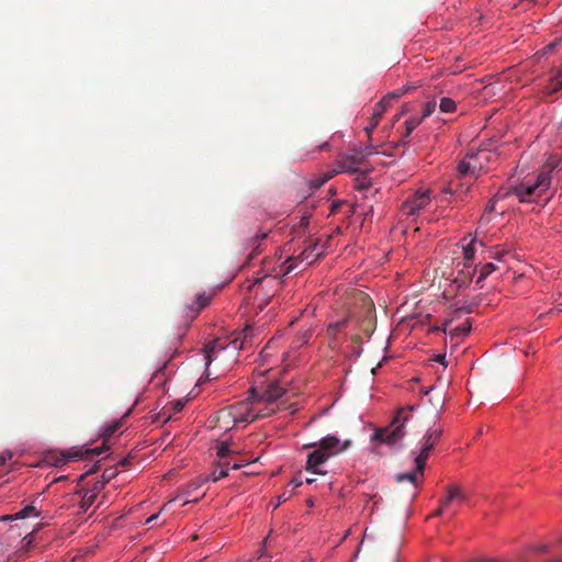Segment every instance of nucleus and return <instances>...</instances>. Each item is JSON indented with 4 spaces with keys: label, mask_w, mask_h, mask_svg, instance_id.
Instances as JSON below:
<instances>
[{
    "label": "nucleus",
    "mask_w": 562,
    "mask_h": 562,
    "mask_svg": "<svg viewBox=\"0 0 562 562\" xmlns=\"http://www.w3.org/2000/svg\"><path fill=\"white\" fill-rule=\"evenodd\" d=\"M442 428H428L422 439V447L418 452L412 451L415 461V471L408 473H401L395 476L397 483L404 481L409 482L413 485L412 498H415L418 492L419 480L424 477V471L426 468L427 460L435 446L440 441L442 437Z\"/></svg>",
    "instance_id": "obj_1"
},
{
    "label": "nucleus",
    "mask_w": 562,
    "mask_h": 562,
    "mask_svg": "<svg viewBox=\"0 0 562 562\" xmlns=\"http://www.w3.org/2000/svg\"><path fill=\"white\" fill-rule=\"evenodd\" d=\"M350 443V440L341 441L336 436H327L319 441L317 447L315 442L304 445V449L315 448L307 456L306 471L318 475L326 474V471L321 470L319 467L326 463L331 457L347 450Z\"/></svg>",
    "instance_id": "obj_2"
},
{
    "label": "nucleus",
    "mask_w": 562,
    "mask_h": 562,
    "mask_svg": "<svg viewBox=\"0 0 562 562\" xmlns=\"http://www.w3.org/2000/svg\"><path fill=\"white\" fill-rule=\"evenodd\" d=\"M480 155H486L485 151H477L467 154L465 157L457 166V180L450 181L442 188L443 194L453 195L457 193H467L472 186V181H467V178L476 179L482 169V164H472Z\"/></svg>",
    "instance_id": "obj_3"
},
{
    "label": "nucleus",
    "mask_w": 562,
    "mask_h": 562,
    "mask_svg": "<svg viewBox=\"0 0 562 562\" xmlns=\"http://www.w3.org/2000/svg\"><path fill=\"white\" fill-rule=\"evenodd\" d=\"M551 178L548 173L542 172L537 177L535 182L526 181L510 189L508 194L516 196L519 202H536L546 204L549 196L546 194L550 188Z\"/></svg>",
    "instance_id": "obj_4"
},
{
    "label": "nucleus",
    "mask_w": 562,
    "mask_h": 562,
    "mask_svg": "<svg viewBox=\"0 0 562 562\" xmlns=\"http://www.w3.org/2000/svg\"><path fill=\"white\" fill-rule=\"evenodd\" d=\"M415 409V406L400 408L392 423L387 427L376 429L371 439L386 445H394L400 441L404 437V426L413 419Z\"/></svg>",
    "instance_id": "obj_5"
},
{
    "label": "nucleus",
    "mask_w": 562,
    "mask_h": 562,
    "mask_svg": "<svg viewBox=\"0 0 562 562\" xmlns=\"http://www.w3.org/2000/svg\"><path fill=\"white\" fill-rule=\"evenodd\" d=\"M120 426H121V423L115 422V423L109 425L104 429V431L102 434L103 445L101 447H97L94 449H86L85 451L81 449H78L75 451L65 452L61 454V457L58 460H56L55 465L59 467L61 464H65L68 460L82 459V458L88 459V458H92V457H99L100 454H102L104 451H106L109 449L106 441L111 436H113L115 434V431L120 428Z\"/></svg>",
    "instance_id": "obj_6"
},
{
    "label": "nucleus",
    "mask_w": 562,
    "mask_h": 562,
    "mask_svg": "<svg viewBox=\"0 0 562 562\" xmlns=\"http://www.w3.org/2000/svg\"><path fill=\"white\" fill-rule=\"evenodd\" d=\"M248 403L239 402L217 412V423L221 429H228L237 424L247 423Z\"/></svg>",
    "instance_id": "obj_7"
},
{
    "label": "nucleus",
    "mask_w": 562,
    "mask_h": 562,
    "mask_svg": "<svg viewBox=\"0 0 562 562\" xmlns=\"http://www.w3.org/2000/svg\"><path fill=\"white\" fill-rule=\"evenodd\" d=\"M280 280L276 276L266 274L258 278L250 285V290L255 293L256 299H259L258 306L262 308L266 306L270 299L273 296V289L280 284Z\"/></svg>",
    "instance_id": "obj_8"
},
{
    "label": "nucleus",
    "mask_w": 562,
    "mask_h": 562,
    "mask_svg": "<svg viewBox=\"0 0 562 562\" xmlns=\"http://www.w3.org/2000/svg\"><path fill=\"white\" fill-rule=\"evenodd\" d=\"M430 202L429 190L416 191L407 201L402 205V211L405 215H415L424 210Z\"/></svg>",
    "instance_id": "obj_9"
},
{
    "label": "nucleus",
    "mask_w": 562,
    "mask_h": 562,
    "mask_svg": "<svg viewBox=\"0 0 562 562\" xmlns=\"http://www.w3.org/2000/svg\"><path fill=\"white\" fill-rule=\"evenodd\" d=\"M280 409V405L276 403H265L261 400H256L254 403H248L247 423H251L261 418H266Z\"/></svg>",
    "instance_id": "obj_10"
},
{
    "label": "nucleus",
    "mask_w": 562,
    "mask_h": 562,
    "mask_svg": "<svg viewBox=\"0 0 562 562\" xmlns=\"http://www.w3.org/2000/svg\"><path fill=\"white\" fill-rule=\"evenodd\" d=\"M476 244H479L482 248L485 246L482 240L476 241L475 239H471V241L463 247V269L461 272L469 278H472L477 270V265L474 262Z\"/></svg>",
    "instance_id": "obj_11"
},
{
    "label": "nucleus",
    "mask_w": 562,
    "mask_h": 562,
    "mask_svg": "<svg viewBox=\"0 0 562 562\" xmlns=\"http://www.w3.org/2000/svg\"><path fill=\"white\" fill-rule=\"evenodd\" d=\"M371 154V150L363 153L362 150L353 149L351 153L340 157L338 167L344 172H356L357 166L363 162L367 155Z\"/></svg>",
    "instance_id": "obj_12"
},
{
    "label": "nucleus",
    "mask_w": 562,
    "mask_h": 562,
    "mask_svg": "<svg viewBox=\"0 0 562 562\" xmlns=\"http://www.w3.org/2000/svg\"><path fill=\"white\" fill-rule=\"evenodd\" d=\"M211 296L201 293L196 295L195 301L192 304H187L183 307V315L193 319L205 306L209 305Z\"/></svg>",
    "instance_id": "obj_13"
},
{
    "label": "nucleus",
    "mask_w": 562,
    "mask_h": 562,
    "mask_svg": "<svg viewBox=\"0 0 562 562\" xmlns=\"http://www.w3.org/2000/svg\"><path fill=\"white\" fill-rule=\"evenodd\" d=\"M285 393V389L282 387L278 382H272L267 385L262 394L259 396L265 403H276Z\"/></svg>",
    "instance_id": "obj_14"
},
{
    "label": "nucleus",
    "mask_w": 562,
    "mask_h": 562,
    "mask_svg": "<svg viewBox=\"0 0 562 562\" xmlns=\"http://www.w3.org/2000/svg\"><path fill=\"white\" fill-rule=\"evenodd\" d=\"M100 491L99 483H94V486L92 490L86 491V490H79L77 494L80 496V513L87 512L95 502V498L98 496V493Z\"/></svg>",
    "instance_id": "obj_15"
},
{
    "label": "nucleus",
    "mask_w": 562,
    "mask_h": 562,
    "mask_svg": "<svg viewBox=\"0 0 562 562\" xmlns=\"http://www.w3.org/2000/svg\"><path fill=\"white\" fill-rule=\"evenodd\" d=\"M324 254V246L317 241H312L299 256L301 261H306L307 265H312Z\"/></svg>",
    "instance_id": "obj_16"
},
{
    "label": "nucleus",
    "mask_w": 562,
    "mask_h": 562,
    "mask_svg": "<svg viewBox=\"0 0 562 562\" xmlns=\"http://www.w3.org/2000/svg\"><path fill=\"white\" fill-rule=\"evenodd\" d=\"M386 100L387 99H382L381 101L375 103V105L373 106L370 125L366 127V133L368 135H370L372 133V131L378 126V124L380 123V120L382 119L383 114L385 113Z\"/></svg>",
    "instance_id": "obj_17"
},
{
    "label": "nucleus",
    "mask_w": 562,
    "mask_h": 562,
    "mask_svg": "<svg viewBox=\"0 0 562 562\" xmlns=\"http://www.w3.org/2000/svg\"><path fill=\"white\" fill-rule=\"evenodd\" d=\"M450 323H451V321L446 322L445 327L442 328V330L445 333H448L447 326ZM470 330H471V322H470V319H467L462 325H459V326L450 329L449 335H450L451 340H453L454 338H463V337L468 336Z\"/></svg>",
    "instance_id": "obj_18"
},
{
    "label": "nucleus",
    "mask_w": 562,
    "mask_h": 562,
    "mask_svg": "<svg viewBox=\"0 0 562 562\" xmlns=\"http://www.w3.org/2000/svg\"><path fill=\"white\" fill-rule=\"evenodd\" d=\"M252 328L247 326L241 333L236 334L235 338L231 341L234 349H244L247 340L251 338Z\"/></svg>",
    "instance_id": "obj_19"
},
{
    "label": "nucleus",
    "mask_w": 562,
    "mask_h": 562,
    "mask_svg": "<svg viewBox=\"0 0 562 562\" xmlns=\"http://www.w3.org/2000/svg\"><path fill=\"white\" fill-rule=\"evenodd\" d=\"M228 461H218L214 467L213 471L210 474V477L206 480H212L213 482H217L218 480L228 475Z\"/></svg>",
    "instance_id": "obj_20"
},
{
    "label": "nucleus",
    "mask_w": 562,
    "mask_h": 562,
    "mask_svg": "<svg viewBox=\"0 0 562 562\" xmlns=\"http://www.w3.org/2000/svg\"><path fill=\"white\" fill-rule=\"evenodd\" d=\"M456 499V484H450L446 487V495L439 499V504L448 507Z\"/></svg>",
    "instance_id": "obj_21"
},
{
    "label": "nucleus",
    "mask_w": 562,
    "mask_h": 562,
    "mask_svg": "<svg viewBox=\"0 0 562 562\" xmlns=\"http://www.w3.org/2000/svg\"><path fill=\"white\" fill-rule=\"evenodd\" d=\"M349 318L344 317L337 322L329 323L327 327V334L329 337L335 338L337 333L347 325Z\"/></svg>",
    "instance_id": "obj_22"
},
{
    "label": "nucleus",
    "mask_w": 562,
    "mask_h": 562,
    "mask_svg": "<svg viewBox=\"0 0 562 562\" xmlns=\"http://www.w3.org/2000/svg\"><path fill=\"white\" fill-rule=\"evenodd\" d=\"M496 270V266L492 262L484 263L479 271V277L475 281L476 284H480L484 281L493 271Z\"/></svg>",
    "instance_id": "obj_23"
},
{
    "label": "nucleus",
    "mask_w": 562,
    "mask_h": 562,
    "mask_svg": "<svg viewBox=\"0 0 562 562\" xmlns=\"http://www.w3.org/2000/svg\"><path fill=\"white\" fill-rule=\"evenodd\" d=\"M267 233H260V234H256L252 238H251V243H250V247H252V250L251 252L249 254V260H251L252 258H255L259 252H260V249H259V245H256V243H258L259 240H263L266 237H267Z\"/></svg>",
    "instance_id": "obj_24"
},
{
    "label": "nucleus",
    "mask_w": 562,
    "mask_h": 562,
    "mask_svg": "<svg viewBox=\"0 0 562 562\" xmlns=\"http://www.w3.org/2000/svg\"><path fill=\"white\" fill-rule=\"evenodd\" d=\"M423 117L412 116L405 122L404 137H408L412 132L422 123Z\"/></svg>",
    "instance_id": "obj_25"
},
{
    "label": "nucleus",
    "mask_w": 562,
    "mask_h": 562,
    "mask_svg": "<svg viewBox=\"0 0 562 562\" xmlns=\"http://www.w3.org/2000/svg\"><path fill=\"white\" fill-rule=\"evenodd\" d=\"M457 108L456 102L450 98H441L439 103V109L443 113L454 112Z\"/></svg>",
    "instance_id": "obj_26"
},
{
    "label": "nucleus",
    "mask_w": 562,
    "mask_h": 562,
    "mask_svg": "<svg viewBox=\"0 0 562 562\" xmlns=\"http://www.w3.org/2000/svg\"><path fill=\"white\" fill-rule=\"evenodd\" d=\"M562 89V72L546 87V92L552 94Z\"/></svg>",
    "instance_id": "obj_27"
},
{
    "label": "nucleus",
    "mask_w": 562,
    "mask_h": 562,
    "mask_svg": "<svg viewBox=\"0 0 562 562\" xmlns=\"http://www.w3.org/2000/svg\"><path fill=\"white\" fill-rule=\"evenodd\" d=\"M233 453V451L229 449V445L227 441H223L217 447V457L220 458V461H227V457Z\"/></svg>",
    "instance_id": "obj_28"
},
{
    "label": "nucleus",
    "mask_w": 562,
    "mask_h": 562,
    "mask_svg": "<svg viewBox=\"0 0 562 562\" xmlns=\"http://www.w3.org/2000/svg\"><path fill=\"white\" fill-rule=\"evenodd\" d=\"M38 516V513L36 512V508L32 505L25 506L23 509H21L19 513L15 514V518L23 519L30 516Z\"/></svg>",
    "instance_id": "obj_29"
},
{
    "label": "nucleus",
    "mask_w": 562,
    "mask_h": 562,
    "mask_svg": "<svg viewBox=\"0 0 562 562\" xmlns=\"http://www.w3.org/2000/svg\"><path fill=\"white\" fill-rule=\"evenodd\" d=\"M215 347H216V341L209 342L204 347V360H205L206 366H210L211 362L213 361L212 353L214 352Z\"/></svg>",
    "instance_id": "obj_30"
},
{
    "label": "nucleus",
    "mask_w": 562,
    "mask_h": 562,
    "mask_svg": "<svg viewBox=\"0 0 562 562\" xmlns=\"http://www.w3.org/2000/svg\"><path fill=\"white\" fill-rule=\"evenodd\" d=\"M436 106H437V103L435 100L426 102V104L424 105V109H423L422 117L425 119V117L430 116L435 112Z\"/></svg>",
    "instance_id": "obj_31"
},
{
    "label": "nucleus",
    "mask_w": 562,
    "mask_h": 562,
    "mask_svg": "<svg viewBox=\"0 0 562 562\" xmlns=\"http://www.w3.org/2000/svg\"><path fill=\"white\" fill-rule=\"evenodd\" d=\"M407 90L405 89H397L396 91L385 95L383 99H387L386 100V108L390 105L391 101L394 100V99H398L400 97H402L404 93H406Z\"/></svg>",
    "instance_id": "obj_32"
},
{
    "label": "nucleus",
    "mask_w": 562,
    "mask_h": 562,
    "mask_svg": "<svg viewBox=\"0 0 562 562\" xmlns=\"http://www.w3.org/2000/svg\"><path fill=\"white\" fill-rule=\"evenodd\" d=\"M454 501L460 502V503L468 502L467 493L457 484H456V499Z\"/></svg>",
    "instance_id": "obj_33"
},
{
    "label": "nucleus",
    "mask_w": 562,
    "mask_h": 562,
    "mask_svg": "<svg viewBox=\"0 0 562 562\" xmlns=\"http://www.w3.org/2000/svg\"><path fill=\"white\" fill-rule=\"evenodd\" d=\"M326 183V181L324 180V178L322 176H317L315 177L314 179H312L310 181V187L313 189V190H317L319 189L322 186H324Z\"/></svg>",
    "instance_id": "obj_34"
},
{
    "label": "nucleus",
    "mask_w": 562,
    "mask_h": 562,
    "mask_svg": "<svg viewBox=\"0 0 562 562\" xmlns=\"http://www.w3.org/2000/svg\"><path fill=\"white\" fill-rule=\"evenodd\" d=\"M13 457L11 451H3L0 453V469L5 465L7 461Z\"/></svg>",
    "instance_id": "obj_35"
},
{
    "label": "nucleus",
    "mask_w": 562,
    "mask_h": 562,
    "mask_svg": "<svg viewBox=\"0 0 562 562\" xmlns=\"http://www.w3.org/2000/svg\"><path fill=\"white\" fill-rule=\"evenodd\" d=\"M341 170H337V169H331V170H328L327 172L321 175L324 180L327 182L328 180H330L331 178H334L338 172H340Z\"/></svg>",
    "instance_id": "obj_36"
},
{
    "label": "nucleus",
    "mask_w": 562,
    "mask_h": 562,
    "mask_svg": "<svg viewBox=\"0 0 562 562\" xmlns=\"http://www.w3.org/2000/svg\"><path fill=\"white\" fill-rule=\"evenodd\" d=\"M341 170H337V169H331V170H328L327 172L321 175L324 180L327 182L328 180H330L331 178H334L338 172H340Z\"/></svg>",
    "instance_id": "obj_37"
},
{
    "label": "nucleus",
    "mask_w": 562,
    "mask_h": 562,
    "mask_svg": "<svg viewBox=\"0 0 562 562\" xmlns=\"http://www.w3.org/2000/svg\"><path fill=\"white\" fill-rule=\"evenodd\" d=\"M530 549L536 552H547L548 546L547 544H535V546H531Z\"/></svg>",
    "instance_id": "obj_38"
},
{
    "label": "nucleus",
    "mask_w": 562,
    "mask_h": 562,
    "mask_svg": "<svg viewBox=\"0 0 562 562\" xmlns=\"http://www.w3.org/2000/svg\"><path fill=\"white\" fill-rule=\"evenodd\" d=\"M112 475L113 474H105V473L103 474V481L98 482L100 490L104 486L105 482H108Z\"/></svg>",
    "instance_id": "obj_39"
},
{
    "label": "nucleus",
    "mask_w": 562,
    "mask_h": 562,
    "mask_svg": "<svg viewBox=\"0 0 562 562\" xmlns=\"http://www.w3.org/2000/svg\"><path fill=\"white\" fill-rule=\"evenodd\" d=\"M445 508H446V507H443V506H441V505L439 504V507L434 512L432 516H434V517H438V516L442 515V513H443V509H445Z\"/></svg>",
    "instance_id": "obj_40"
},
{
    "label": "nucleus",
    "mask_w": 562,
    "mask_h": 562,
    "mask_svg": "<svg viewBox=\"0 0 562 562\" xmlns=\"http://www.w3.org/2000/svg\"><path fill=\"white\" fill-rule=\"evenodd\" d=\"M302 483H303V482H302V480H301V479H299V477H294V479H292V481H291V484H292L294 487H299V486H301V485H302Z\"/></svg>",
    "instance_id": "obj_41"
},
{
    "label": "nucleus",
    "mask_w": 562,
    "mask_h": 562,
    "mask_svg": "<svg viewBox=\"0 0 562 562\" xmlns=\"http://www.w3.org/2000/svg\"><path fill=\"white\" fill-rule=\"evenodd\" d=\"M473 562H501V561L495 560V559H488V558H480V559L474 560Z\"/></svg>",
    "instance_id": "obj_42"
},
{
    "label": "nucleus",
    "mask_w": 562,
    "mask_h": 562,
    "mask_svg": "<svg viewBox=\"0 0 562 562\" xmlns=\"http://www.w3.org/2000/svg\"><path fill=\"white\" fill-rule=\"evenodd\" d=\"M445 359H446V356H445V355H438V356L436 357V361H437V362H440L441 364H445V366H446V361H445Z\"/></svg>",
    "instance_id": "obj_43"
},
{
    "label": "nucleus",
    "mask_w": 562,
    "mask_h": 562,
    "mask_svg": "<svg viewBox=\"0 0 562 562\" xmlns=\"http://www.w3.org/2000/svg\"><path fill=\"white\" fill-rule=\"evenodd\" d=\"M158 518V514L151 515L146 519V524L149 525L151 522H155V520Z\"/></svg>",
    "instance_id": "obj_44"
},
{
    "label": "nucleus",
    "mask_w": 562,
    "mask_h": 562,
    "mask_svg": "<svg viewBox=\"0 0 562 562\" xmlns=\"http://www.w3.org/2000/svg\"><path fill=\"white\" fill-rule=\"evenodd\" d=\"M183 403L179 401L175 404V411L180 412L183 408Z\"/></svg>",
    "instance_id": "obj_45"
},
{
    "label": "nucleus",
    "mask_w": 562,
    "mask_h": 562,
    "mask_svg": "<svg viewBox=\"0 0 562 562\" xmlns=\"http://www.w3.org/2000/svg\"><path fill=\"white\" fill-rule=\"evenodd\" d=\"M286 499H288V496L285 495V493H283L282 495L279 496V499H278V503L276 506H278L282 502H285Z\"/></svg>",
    "instance_id": "obj_46"
},
{
    "label": "nucleus",
    "mask_w": 562,
    "mask_h": 562,
    "mask_svg": "<svg viewBox=\"0 0 562 562\" xmlns=\"http://www.w3.org/2000/svg\"><path fill=\"white\" fill-rule=\"evenodd\" d=\"M13 519H16L15 515H5L1 518V520H3V521H9V520H13Z\"/></svg>",
    "instance_id": "obj_47"
},
{
    "label": "nucleus",
    "mask_w": 562,
    "mask_h": 562,
    "mask_svg": "<svg viewBox=\"0 0 562 562\" xmlns=\"http://www.w3.org/2000/svg\"><path fill=\"white\" fill-rule=\"evenodd\" d=\"M130 458L131 457H127V458H124L122 459L119 463L123 467L127 465L130 463Z\"/></svg>",
    "instance_id": "obj_48"
},
{
    "label": "nucleus",
    "mask_w": 562,
    "mask_h": 562,
    "mask_svg": "<svg viewBox=\"0 0 562 562\" xmlns=\"http://www.w3.org/2000/svg\"><path fill=\"white\" fill-rule=\"evenodd\" d=\"M229 467H231L233 470H238V469H240V468L243 467V464H241V463H237V462H235V463H233L232 465L229 464Z\"/></svg>",
    "instance_id": "obj_49"
},
{
    "label": "nucleus",
    "mask_w": 562,
    "mask_h": 562,
    "mask_svg": "<svg viewBox=\"0 0 562 562\" xmlns=\"http://www.w3.org/2000/svg\"><path fill=\"white\" fill-rule=\"evenodd\" d=\"M329 149V145L328 143H324L319 146V150H328Z\"/></svg>",
    "instance_id": "obj_50"
},
{
    "label": "nucleus",
    "mask_w": 562,
    "mask_h": 562,
    "mask_svg": "<svg viewBox=\"0 0 562 562\" xmlns=\"http://www.w3.org/2000/svg\"><path fill=\"white\" fill-rule=\"evenodd\" d=\"M293 269H294V266H293L292 263H290L289 266H286L285 271H286V273H289V272H291Z\"/></svg>",
    "instance_id": "obj_51"
},
{
    "label": "nucleus",
    "mask_w": 562,
    "mask_h": 562,
    "mask_svg": "<svg viewBox=\"0 0 562 562\" xmlns=\"http://www.w3.org/2000/svg\"><path fill=\"white\" fill-rule=\"evenodd\" d=\"M305 482H306L307 484H312V483H314V482H315V479H314V477H306Z\"/></svg>",
    "instance_id": "obj_52"
},
{
    "label": "nucleus",
    "mask_w": 562,
    "mask_h": 562,
    "mask_svg": "<svg viewBox=\"0 0 562 562\" xmlns=\"http://www.w3.org/2000/svg\"><path fill=\"white\" fill-rule=\"evenodd\" d=\"M29 537H30V536H25V537L23 538V540H24V541H26V544H27V546H29V544H31V542H32V539H31V538H29Z\"/></svg>",
    "instance_id": "obj_53"
},
{
    "label": "nucleus",
    "mask_w": 562,
    "mask_h": 562,
    "mask_svg": "<svg viewBox=\"0 0 562 562\" xmlns=\"http://www.w3.org/2000/svg\"><path fill=\"white\" fill-rule=\"evenodd\" d=\"M481 156H482V155H480L475 160H472V164H482L481 161H479V160H480V158H481Z\"/></svg>",
    "instance_id": "obj_54"
},
{
    "label": "nucleus",
    "mask_w": 562,
    "mask_h": 562,
    "mask_svg": "<svg viewBox=\"0 0 562 562\" xmlns=\"http://www.w3.org/2000/svg\"><path fill=\"white\" fill-rule=\"evenodd\" d=\"M502 254L497 252L493 258L501 259Z\"/></svg>",
    "instance_id": "obj_55"
},
{
    "label": "nucleus",
    "mask_w": 562,
    "mask_h": 562,
    "mask_svg": "<svg viewBox=\"0 0 562 562\" xmlns=\"http://www.w3.org/2000/svg\"><path fill=\"white\" fill-rule=\"evenodd\" d=\"M64 479H65V476H59L58 479L54 480V482H58V481H61Z\"/></svg>",
    "instance_id": "obj_56"
},
{
    "label": "nucleus",
    "mask_w": 562,
    "mask_h": 562,
    "mask_svg": "<svg viewBox=\"0 0 562 562\" xmlns=\"http://www.w3.org/2000/svg\"><path fill=\"white\" fill-rule=\"evenodd\" d=\"M551 562H562V559L552 560Z\"/></svg>",
    "instance_id": "obj_57"
},
{
    "label": "nucleus",
    "mask_w": 562,
    "mask_h": 562,
    "mask_svg": "<svg viewBox=\"0 0 562 562\" xmlns=\"http://www.w3.org/2000/svg\"><path fill=\"white\" fill-rule=\"evenodd\" d=\"M401 114H397L396 116H394V121H397L398 117H400Z\"/></svg>",
    "instance_id": "obj_58"
}]
</instances>
